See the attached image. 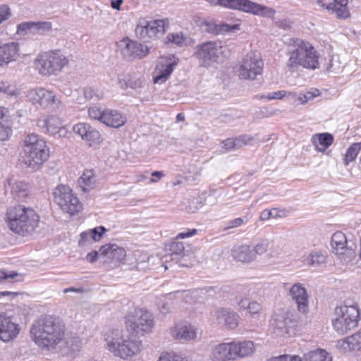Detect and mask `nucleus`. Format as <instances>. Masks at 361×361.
I'll return each mask as SVG.
<instances>
[{"label": "nucleus", "mask_w": 361, "mask_h": 361, "mask_svg": "<svg viewBox=\"0 0 361 361\" xmlns=\"http://www.w3.org/2000/svg\"><path fill=\"white\" fill-rule=\"evenodd\" d=\"M105 114V110H102L97 106H92L88 109V115L90 118L98 120L103 122V116Z\"/></svg>", "instance_id": "nucleus-51"}, {"label": "nucleus", "mask_w": 361, "mask_h": 361, "mask_svg": "<svg viewBox=\"0 0 361 361\" xmlns=\"http://www.w3.org/2000/svg\"><path fill=\"white\" fill-rule=\"evenodd\" d=\"M12 133V124L10 121L0 124V141L8 140L11 137Z\"/></svg>", "instance_id": "nucleus-44"}, {"label": "nucleus", "mask_w": 361, "mask_h": 361, "mask_svg": "<svg viewBox=\"0 0 361 361\" xmlns=\"http://www.w3.org/2000/svg\"><path fill=\"white\" fill-rule=\"evenodd\" d=\"M264 70V61L256 51L247 53L235 67V73L240 80H255Z\"/></svg>", "instance_id": "nucleus-8"}, {"label": "nucleus", "mask_w": 361, "mask_h": 361, "mask_svg": "<svg viewBox=\"0 0 361 361\" xmlns=\"http://www.w3.org/2000/svg\"><path fill=\"white\" fill-rule=\"evenodd\" d=\"M203 25L208 32L219 35V24L213 22H204Z\"/></svg>", "instance_id": "nucleus-58"}, {"label": "nucleus", "mask_w": 361, "mask_h": 361, "mask_svg": "<svg viewBox=\"0 0 361 361\" xmlns=\"http://www.w3.org/2000/svg\"><path fill=\"white\" fill-rule=\"evenodd\" d=\"M247 311L250 317L254 318L255 316H259L262 310V306L260 303L256 301H252L249 302L247 306Z\"/></svg>", "instance_id": "nucleus-50"}, {"label": "nucleus", "mask_w": 361, "mask_h": 361, "mask_svg": "<svg viewBox=\"0 0 361 361\" xmlns=\"http://www.w3.org/2000/svg\"><path fill=\"white\" fill-rule=\"evenodd\" d=\"M331 245L334 252L349 247L346 236L341 231H337L333 234Z\"/></svg>", "instance_id": "nucleus-38"}, {"label": "nucleus", "mask_w": 361, "mask_h": 361, "mask_svg": "<svg viewBox=\"0 0 361 361\" xmlns=\"http://www.w3.org/2000/svg\"><path fill=\"white\" fill-rule=\"evenodd\" d=\"M233 258L239 262L249 263L255 259V254L249 245H243L233 250Z\"/></svg>", "instance_id": "nucleus-30"}, {"label": "nucleus", "mask_w": 361, "mask_h": 361, "mask_svg": "<svg viewBox=\"0 0 361 361\" xmlns=\"http://www.w3.org/2000/svg\"><path fill=\"white\" fill-rule=\"evenodd\" d=\"M0 93L6 94L9 96H18L20 92L18 88L8 82L0 81Z\"/></svg>", "instance_id": "nucleus-43"}, {"label": "nucleus", "mask_w": 361, "mask_h": 361, "mask_svg": "<svg viewBox=\"0 0 361 361\" xmlns=\"http://www.w3.org/2000/svg\"><path fill=\"white\" fill-rule=\"evenodd\" d=\"M240 25L235 24V25H228L227 23H220L219 24V34H223L225 32H233L240 30Z\"/></svg>", "instance_id": "nucleus-54"}, {"label": "nucleus", "mask_w": 361, "mask_h": 361, "mask_svg": "<svg viewBox=\"0 0 361 361\" xmlns=\"http://www.w3.org/2000/svg\"><path fill=\"white\" fill-rule=\"evenodd\" d=\"M278 246H274V245L267 240H263L258 243L252 249L253 252L257 255H262L266 253L269 250H270L269 256L270 257H276L279 252H278Z\"/></svg>", "instance_id": "nucleus-33"}, {"label": "nucleus", "mask_w": 361, "mask_h": 361, "mask_svg": "<svg viewBox=\"0 0 361 361\" xmlns=\"http://www.w3.org/2000/svg\"><path fill=\"white\" fill-rule=\"evenodd\" d=\"M243 222L244 220L242 218H236L228 222L226 228L228 229L239 227L243 224Z\"/></svg>", "instance_id": "nucleus-62"}, {"label": "nucleus", "mask_w": 361, "mask_h": 361, "mask_svg": "<svg viewBox=\"0 0 361 361\" xmlns=\"http://www.w3.org/2000/svg\"><path fill=\"white\" fill-rule=\"evenodd\" d=\"M168 42H173L176 44H180L183 42V37L180 34H169L167 36Z\"/></svg>", "instance_id": "nucleus-60"}, {"label": "nucleus", "mask_w": 361, "mask_h": 361, "mask_svg": "<svg viewBox=\"0 0 361 361\" xmlns=\"http://www.w3.org/2000/svg\"><path fill=\"white\" fill-rule=\"evenodd\" d=\"M178 61V59L173 55L161 58L152 74L154 83L163 84L165 82L177 66Z\"/></svg>", "instance_id": "nucleus-17"}, {"label": "nucleus", "mask_w": 361, "mask_h": 361, "mask_svg": "<svg viewBox=\"0 0 361 361\" xmlns=\"http://www.w3.org/2000/svg\"><path fill=\"white\" fill-rule=\"evenodd\" d=\"M312 142L317 149L324 152L334 142V137L328 133L316 134L312 137Z\"/></svg>", "instance_id": "nucleus-32"}, {"label": "nucleus", "mask_w": 361, "mask_h": 361, "mask_svg": "<svg viewBox=\"0 0 361 361\" xmlns=\"http://www.w3.org/2000/svg\"><path fill=\"white\" fill-rule=\"evenodd\" d=\"M54 202L60 207L61 211L70 216L80 213L82 204L73 192V190L66 185H59L53 190Z\"/></svg>", "instance_id": "nucleus-11"}, {"label": "nucleus", "mask_w": 361, "mask_h": 361, "mask_svg": "<svg viewBox=\"0 0 361 361\" xmlns=\"http://www.w3.org/2000/svg\"><path fill=\"white\" fill-rule=\"evenodd\" d=\"M286 96H291L293 97H296L295 92H286L284 90L277 91L275 92L270 93L267 96H262V98H266L269 100L271 99H282Z\"/></svg>", "instance_id": "nucleus-49"}, {"label": "nucleus", "mask_w": 361, "mask_h": 361, "mask_svg": "<svg viewBox=\"0 0 361 361\" xmlns=\"http://www.w3.org/2000/svg\"><path fill=\"white\" fill-rule=\"evenodd\" d=\"M300 361H331V357L324 350H317L304 354Z\"/></svg>", "instance_id": "nucleus-36"}, {"label": "nucleus", "mask_w": 361, "mask_h": 361, "mask_svg": "<svg viewBox=\"0 0 361 361\" xmlns=\"http://www.w3.org/2000/svg\"><path fill=\"white\" fill-rule=\"evenodd\" d=\"M360 310L357 305L337 307L332 319L334 329L340 334H345L355 328L360 319Z\"/></svg>", "instance_id": "nucleus-10"}, {"label": "nucleus", "mask_w": 361, "mask_h": 361, "mask_svg": "<svg viewBox=\"0 0 361 361\" xmlns=\"http://www.w3.org/2000/svg\"><path fill=\"white\" fill-rule=\"evenodd\" d=\"M10 9L6 5L0 6V24L10 16Z\"/></svg>", "instance_id": "nucleus-59"}, {"label": "nucleus", "mask_w": 361, "mask_h": 361, "mask_svg": "<svg viewBox=\"0 0 361 361\" xmlns=\"http://www.w3.org/2000/svg\"><path fill=\"white\" fill-rule=\"evenodd\" d=\"M267 361H300V357L298 355H282L269 358Z\"/></svg>", "instance_id": "nucleus-55"}, {"label": "nucleus", "mask_w": 361, "mask_h": 361, "mask_svg": "<svg viewBox=\"0 0 361 361\" xmlns=\"http://www.w3.org/2000/svg\"><path fill=\"white\" fill-rule=\"evenodd\" d=\"M69 62V56L60 49H54L38 54L34 60V66L39 75L51 76L59 74Z\"/></svg>", "instance_id": "nucleus-6"}, {"label": "nucleus", "mask_w": 361, "mask_h": 361, "mask_svg": "<svg viewBox=\"0 0 361 361\" xmlns=\"http://www.w3.org/2000/svg\"><path fill=\"white\" fill-rule=\"evenodd\" d=\"M104 348L114 357L126 360L143 350L142 341L130 329L112 328L104 334Z\"/></svg>", "instance_id": "nucleus-1"}, {"label": "nucleus", "mask_w": 361, "mask_h": 361, "mask_svg": "<svg viewBox=\"0 0 361 361\" xmlns=\"http://www.w3.org/2000/svg\"><path fill=\"white\" fill-rule=\"evenodd\" d=\"M196 233H197V230L193 228L191 230H188L186 232H182V233H178L176 236V239H183L185 238H188V237L195 235Z\"/></svg>", "instance_id": "nucleus-64"}, {"label": "nucleus", "mask_w": 361, "mask_h": 361, "mask_svg": "<svg viewBox=\"0 0 361 361\" xmlns=\"http://www.w3.org/2000/svg\"><path fill=\"white\" fill-rule=\"evenodd\" d=\"M6 215L8 227L23 236L34 232L39 221V216L33 209L20 204L8 208Z\"/></svg>", "instance_id": "nucleus-5"}, {"label": "nucleus", "mask_w": 361, "mask_h": 361, "mask_svg": "<svg viewBox=\"0 0 361 361\" xmlns=\"http://www.w3.org/2000/svg\"><path fill=\"white\" fill-rule=\"evenodd\" d=\"M126 118L116 110L105 109L103 116V123L112 128H119L125 124Z\"/></svg>", "instance_id": "nucleus-29"}, {"label": "nucleus", "mask_w": 361, "mask_h": 361, "mask_svg": "<svg viewBox=\"0 0 361 361\" xmlns=\"http://www.w3.org/2000/svg\"><path fill=\"white\" fill-rule=\"evenodd\" d=\"M47 132L51 135H58L60 137H66L68 130L63 124V121L57 116L49 115L44 120Z\"/></svg>", "instance_id": "nucleus-27"}, {"label": "nucleus", "mask_w": 361, "mask_h": 361, "mask_svg": "<svg viewBox=\"0 0 361 361\" xmlns=\"http://www.w3.org/2000/svg\"><path fill=\"white\" fill-rule=\"evenodd\" d=\"M122 47L121 53L124 58L128 60L141 59L149 53V48L128 38H123L121 41Z\"/></svg>", "instance_id": "nucleus-18"}, {"label": "nucleus", "mask_w": 361, "mask_h": 361, "mask_svg": "<svg viewBox=\"0 0 361 361\" xmlns=\"http://www.w3.org/2000/svg\"><path fill=\"white\" fill-rule=\"evenodd\" d=\"M326 255L322 251H312L306 258L304 259L303 262L308 266L317 267L326 263Z\"/></svg>", "instance_id": "nucleus-35"}, {"label": "nucleus", "mask_w": 361, "mask_h": 361, "mask_svg": "<svg viewBox=\"0 0 361 361\" xmlns=\"http://www.w3.org/2000/svg\"><path fill=\"white\" fill-rule=\"evenodd\" d=\"M101 135L99 132L90 126V130H87L85 136L82 139L84 141L88 142L90 145L98 144L100 142Z\"/></svg>", "instance_id": "nucleus-42"}, {"label": "nucleus", "mask_w": 361, "mask_h": 361, "mask_svg": "<svg viewBox=\"0 0 361 361\" xmlns=\"http://www.w3.org/2000/svg\"><path fill=\"white\" fill-rule=\"evenodd\" d=\"M19 44L16 42H0V67L18 59L20 56Z\"/></svg>", "instance_id": "nucleus-25"}, {"label": "nucleus", "mask_w": 361, "mask_h": 361, "mask_svg": "<svg viewBox=\"0 0 361 361\" xmlns=\"http://www.w3.org/2000/svg\"><path fill=\"white\" fill-rule=\"evenodd\" d=\"M298 322L293 312L281 309L275 312L269 324V331L279 337H287L295 334Z\"/></svg>", "instance_id": "nucleus-9"}, {"label": "nucleus", "mask_w": 361, "mask_h": 361, "mask_svg": "<svg viewBox=\"0 0 361 361\" xmlns=\"http://www.w3.org/2000/svg\"><path fill=\"white\" fill-rule=\"evenodd\" d=\"M340 260L341 263L344 265H348L352 263L356 258L355 250L351 247L341 249L339 251L334 252Z\"/></svg>", "instance_id": "nucleus-37"}, {"label": "nucleus", "mask_w": 361, "mask_h": 361, "mask_svg": "<svg viewBox=\"0 0 361 361\" xmlns=\"http://www.w3.org/2000/svg\"><path fill=\"white\" fill-rule=\"evenodd\" d=\"M21 327L14 317L5 312H0V341L8 343L19 336Z\"/></svg>", "instance_id": "nucleus-16"}, {"label": "nucleus", "mask_w": 361, "mask_h": 361, "mask_svg": "<svg viewBox=\"0 0 361 361\" xmlns=\"http://www.w3.org/2000/svg\"><path fill=\"white\" fill-rule=\"evenodd\" d=\"M288 59L286 66L290 72L300 68L315 70L319 68L320 55L309 42L301 39H292L288 51Z\"/></svg>", "instance_id": "nucleus-4"}, {"label": "nucleus", "mask_w": 361, "mask_h": 361, "mask_svg": "<svg viewBox=\"0 0 361 361\" xmlns=\"http://www.w3.org/2000/svg\"><path fill=\"white\" fill-rule=\"evenodd\" d=\"M361 150V142L352 144L348 149L345 157L344 164L347 166L350 162L355 160L358 153Z\"/></svg>", "instance_id": "nucleus-40"}, {"label": "nucleus", "mask_w": 361, "mask_h": 361, "mask_svg": "<svg viewBox=\"0 0 361 361\" xmlns=\"http://www.w3.org/2000/svg\"><path fill=\"white\" fill-rule=\"evenodd\" d=\"M223 147L226 150H231L232 149H238L237 146L235 145V139H227L222 142Z\"/></svg>", "instance_id": "nucleus-61"}, {"label": "nucleus", "mask_w": 361, "mask_h": 361, "mask_svg": "<svg viewBox=\"0 0 361 361\" xmlns=\"http://www.w3.org/2000/svg\"><path fill=\"white\" fill-rule=\"evenodd\" d=\"M348 4V0H334L326 5V8L335 14L338 19H346L350 16Z\"/></svg>", "instance_id": "nucleus-28"}, {"label": "nucleus", "mask_w": 361, "mask_h": 361, "mask_svg": "<svg viewBox=\"0 0 361 361\" xmlns=\"http://www.w3.org/2000/svg\"><path fill=\"white\" fill-rule=\"evenodd\" d=\"M5 189L15 200L23 201L29 195L30 186L27 182L12 177L6 180Z\"/></svg>", "instance_id": "nucleus-20"}, {"label": "nucleus", "mask_w": 361, "mask_h": 361, "mask_svg": "<svg viewBox=\"0 0 361 361\" xmlns=\"http://www.w3.org/2000/svg\"><path fill=\"white\" fill-rule=\"evenodd\" d=\"M83 94L87 99L96 98L100 99L103 97L104 94L102 91L97 89H94L92 87H86L83 89Z\"/></svg>", "instance_id": "nucleus-47"}, {"label": "nucleus", "mask_w": 361, "mask_h": 361, "mask_svg": "<svg viewBox=\"0 0 361 361\" xmlns=\"http://www.w3.org/2000/svg\"><path fill=\"white\" fill-rule=\"evenodd\" d=\"M216 323L227 329H235L239 325V315L230 309L221 308L213 314Z\"/></svg>", "instance_id": "nucleus-21"}, {"label": "nucleus", "mask_w": 361, "mask_h": 361, "mask_svg": "<svg viewBox=\"0 0 361 361\" xmlns=\"http://www.w3.org/2000/svg\"><path fill=\"white\" fill-rule=\"evenodd\" d=\"M168 19H158L147 21L141 19L135 29V33L140 39L147 42L149 39H154L163 35L169 27Z\"/></svg>", "instance_id": "nucleus-13"}, {"label": "nucleus", "mask_w": 361, "mask_h": 361, "mask_svg": "<svg viewBox=\"0 0 361 361\" xmlns=\"http://www.w3.org/2000/svg\"><path fill=\"white\" fill-rule=\"evenodd\" d=\"M90 128V126L87 123H79L73 126V130L83 139Z\"/></svg>", "instance_id": "nucleus-52"}, {"label": "nucleus", "mask_w": 361, "mask_h": 361, "mask_svg": "<svg viewBox=\"0 0 361 361\" xmlns=\"http://www.w3.org/2000/svg\"><path fill=\"white\" fill-rule=\"evenodd\" d=\"M125 325L123 329H130V332L137 335L140 333L143 336L152 331L154 326L153 316L146 310L135 309L126 315Z\"/></svg>", "instance_id": "nucleus-12"}, {"label": "nucleus", "mask_w": 361, "mask_h": 361, "mask_svg": "<svg viewBox=\"0 0 361 361\" xmlns=\"http://www.w3.org/2000/svg\"><path fill=\"white\" fill-rule=\"evenodd\" d=\"M18 29L22 30H50L51 29V24L49 22H27L18 25Z\"/></svg>", "instance_id": "nucleus-39"}, {"label": "nucleus", "mask_w": 361, "mask_h": 361, "mask_svg": "<svg viewBox=\"0 0 361 361\" xmlns=\"http://www.w3.org/2000/svg\"><path fill=\"white\" fill-rule=\"evenodd\" d=\"M289 295L296 304L297 310L302 314H307L309 312L310 295L303 284L300 283H294L289 288Z\"/></svg>", "instance_id": "nucleus-19"}, {"label": "nucleus", "mask_w": 361, "mask_h": 361, "mask_svg": "<svg viewBox=\"0 0 361 361\" xmlns=\"http://www.w3.org/2000/svg\"><path fill=\"white\" fill-rule=\"evenodd\" d=\"M339 346L344 351H350L361 349V331L348 336L338 341Z\"/></svg>", "instance_id": "nucleus-31"}, {"label": "nucleus", "mask_w": 361, "mask_h": 361, "mask_svg": "<svg viewBox=\"0 0 361 361\" xmlns=\"http://www.w3.org/2000/svg\"><path fill=\"white\" fill-rule=\"evenodd\" d=\"M234 361L251 357L255 352V345L250 340L230 342Z\"/></svg>", "instance_id": "nucleus-22"}, {"label": "nucleus", "mask_w": 361, "mask_h": 361, "mask_svg": "<svg viewBox=\"0 0 361 361\" xmlns=\"http://www.w3.org/2000/svg\"><path fill=\"white\" fill-rule=\"evenodd\" d=\"M169 251L171 255L183 256L185 247L181 242L173 241L169 245Z\"/></svg>", "instance_id": "nucleus-48"}, {"label": "nucleus", "mask_w": 361, "mask_h": 361, "mask_svg": "<svg viewBox=\"0 0 361 361\" xmlns=\"http://www.w3.org/2000/svg\"><path fill=\"white\" fill-rule=\"evenodd\" d=\"M157 306L160 312L163 314H167L172 311V302L171 298L167 296L158 298Z\"/></svg>", "instance_id": "nucleus-41"}, {"label": "nucleus", "mask_w": 361, "mask_h": 361, "mask_svg": "<svg viewBox=\"0 0 361 361\" xmlns=\"http://www.w3.org/2000/svg\"><path fill=\"white\" fill-rule=\"evenodd\" d=\"M99 254L116 264L123 262L126 257L125 249L116 244H106L102 246Z\"/></svg>", "instance_id": "nucleus-24"}, {"label": "nucleus", "mask_w": 361, "mask_h": 361, "mask_svg": "<svg viewBox=\"0 0 361 361\" xmlns=\"http://www.w3.org/2000/svg\"><path fill=\"white\" fill-rule=\"evenodd\" d=\"M210 5L237 10L264 18H274L276 11L271 7L250 0H205Z\"/></svg>", "instance_id": "nucleus-7"}, {"label": "nucleus", "mask_w": 361, "mask_h": 361, "mask_svg": "<svg viewBox=\"0 0 361 361\" xmlns=\"http://www.w3.org/2000/svg\"><path fill=\"white\" fill-rule=\"evenodd\" d=\"M78 183L83 192H89L95 186V177L92 170H85L78 180Z\"/></svg>", "instance_id": "nucleus-34"}, {"label": "nucleus", "mask_w": 361, "mask_h": 361, "mask_svg": "<svg viewBox=\"0 0 361 361\" xmlns=\"http://www.w3.org/2000/svg\"><path fill=\"white\" fill-rule=\"evenodd\" d=\"M18 276V273L16 271L7 272L4 269L0 270V283L9 282L10 280L15 279Z\"/></svg>", "instance_id": "nucleus-53"}, {"label": "nucleus", "mask_w": 361, "mask_h": 361, "mask_svg": "<svg viewBox=\"0 0 361 361\" xmlns=\"http://www.w3.org/2000/svg\"><path fill=\"white\" fill-rule=\"evenodd\" d=\"M173 338L182 341H194L197 337V329L188 323L176 324L170 330Z\"/></svg>", "instance_id": "nucleus-23"}, {"label": "nucleus", "mask_w": 361, "mask_h": 361, "mask_svg": "<svg viewBox=\"0 0 361 361\" xmlns=\"http://www.w3.org/2000/svg\"><path fill=\"white\" fill-rule=\"evenodd\" d=\"M157 361H188L187 357L174 353H162Z\"/></svg>", "instance_id": "nucleus-45"}, {"label": "nucleus", "mask_w": 361, "mask_h": 361, "mask_svg": "<svg viewBox=\"0 0 361 361\" xmlns=\"http://www.w3.org/2000/svg\"><path fill=\"white\" fill-rule=\"evenodd\" d=\"M210 361H234L230 342L214 345L209 353Z\"/></svg>", "instance_id": "nucleus-26"}, {"label": "nucleus", "mask_w": 361, "mask_h": 361, "mask_svg": "<svg viewBox=\"0 0 361 361\" xmlns=\"http://www.w3.org/2000/svg\"><path fill=\"white\" fill-rule=\"evenodd\" d=\"M221 47L216 42H207L195 47L194 56L202 66H209L216 61L221 54Z\"/></svg>", "instance_id": "nucleus-15"}, {"label": "nucleus", "mask_w": 361, "mask_h": 361, "mask_svg": "<svg viewBox=\"0 0 361 361\" xmlns=\"http://www.w3.org/2000/svg\"><path fill=\"white\" fill-rule=\"evenodd\" d=\"M27 97L33 105L43 109L54 111L61 105V101L54 91L43 87L30 90Z\"/></svg>", "instance_id": "nucleus-14"}, {"label": "nucleus", "mask_w": 361, "mask_h": 361, "mask_svg": "<svg viewBox=\"0 0 361 361\" xmlns=\"http://www.w3.org/2000/svg\"><path fill=\"white\" fill-rule=\"evenodd\" d=\"M235 140L237 148H240L243 146L249 145L252 141V137L246 135H243L239 136L238 137H235Z\"/></svg>", "instance_id": "nucleus-57"}, {"label": "nucleus", "mask_w": 361, "mask_h": 361, "mask_svg": "<svg viewBox=\"0 0 361 361\" xmlns=\"http://www.w3.org/2000/svg\"><path fill=\"white\" fill-rule=\"evenodd\" d=\"M319 94V92L317 90H316L314 92H307L305 94L299 95L298 97V102H300V104H303L307 103L309 100H311L314 97L318 96Z\"/></svg>", "instance_id": "nucleus-56"}, {"label": "nucleus", "mask_w": 361, "mask_h": 361, "mask_svg": "<svg viewBox=\"0 0 361 361\" xmlns=\"http://www.w3.org/2000/svg\"><path fill=\"white\" fill-rule=\"evenodd\" d=\"M30 334L38 347L52 350L64 339L66 326L59 317L47 315L32 324Z\"/></svg>", "instance_id": "nucleus-2"}, {"label": "nucleus", "mask_w": 361, "mask_h": 361, "mask_svg": "<svg viewBox=\"0 0 361 361\" xmlns=\"http://www.w3.org/2000/svg\"><path fill=\"white\" fill-rule=\"evenodd\" d=\"M106 229L104 226H98L93 229H90L87 231L83 232L82 236H86L87 235L92 236V240L94 241L99 240L104 233L106 232Z\"/></svg>", "instance_id": "nucleus-46"}, {"label": "nucleus", "mask_w": 361, "mask_h": 361, "mask_svg": "<svg viewBox=\"0 0 361 361\" xmlns=\"http://www.w3.org/2000/svg\"><path fill=\"white\" fill-rule=\"evenodd\" d=\"M20 161L32 171L41 169L50 157V148L47 141L39 135L28 133L20 142Z\"/></svg>", "instance_id": "nucleus-3"}, {"label": "nucleus", "mask_w": 361, "mask_h": 361, "mask_svg": "<svg viewBox=\"0 0 361 361\" xmlns=\"http://www.w3.org/2000/svg\"><path fill=\"white\" fill-rule=\"evenodd\" d=\"M152 177L149 180L151 183H157L164 176L162 171H154L152 173Z\"/></svg>", "instance_id": "nucleus-63"}]
</instances>
